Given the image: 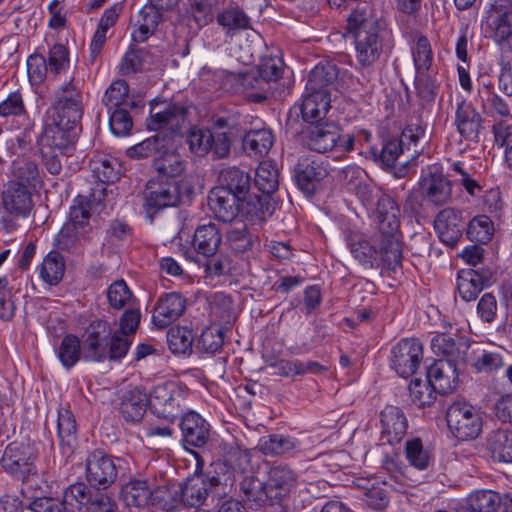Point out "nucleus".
<instances>
[{"mask_svg": "<svg viewBox=\"0 0 512 512\" xmlns=\"http://www.w3.org/2000/svg\"><path fill=\"white\" fill-rule=\"evenodd\" d=\"M371 158L376 163H380L383 168L391 169L395 166L399 156L403 153L402 142L398 138H390L383 143L379 152L377 148H371L369 151Z\"/></svg>", "mask_w": 512, "mask_h": 512, "instance_id": "nucleus-60", "label": "nucleus"}, {"mask_svg": "<svg viewBox=\"0 0 512 512\" xmlns=\"http://www.w3.org/2000/svg\"><path fill=\"white\" fill-rule=\"evenodd\" d=\"M438 392L431 387L428 379L423 381L419 378L411 380L409 384V395L411 402L417 407L430 406L436 400Z\"/></svg>", "mask_w": 512, "mask_h": 512, "instance_id": "nucleus-64", "label": "nucleus"}, {"mask_svg": "<svg viewBox=\"0 0 512 512\" xmlns=\"http://www.w3.org/2000/svg\"><path fill=\"white\" fill-rule=\"evenodd\" d=\"M341 127L334 121H322L309 125L304 131V141L307 147L317 153H327L334 150L341 139Z\"/></svg>", "mask_w": 512, "mask_h": 512, "instance_id": "nucleus-17", "label": "nucleus"}, {"mask_svg": "<svg viewBox=\"0 0 512 512\" xmlns=\"http://www.w3.org/2000/svg\"><path fill=\"white\" fill-rule=\"evenodd\" d=\"M151 484L147 480H131L121 490L123 502L128 507L142 508L151 502Z\"/></svg>", "mask_w": 512, "mask_h": 512, "instance_id": "nucleus-47", "label": "nucleus"}, {"mask_svg": "<svg viewBox=\"0 0 512 512\" xmlns=\"http://www.w3.org/2000/svg\"><path fill=\"white\" fill-rule=\"evenodd\" d=\"M487 449L494 461L512 463V432L505 429L492 431L487 436Z\"/></svg>", "mask_w": 512, "mask_h": 512, "instance_id": "nucleus-43", "label": "nucleus"}, {"mask_svg": "<svg viewBox=\"0 0 512 512\" xmlns=\"http://www.w3.org/2000/svg\"><path fill=\"white\" fill-rule=\"evenodd\" d=\"M166 148L161 149L153 159V167L160 179H169L179 176L185 169V163L180 154L174 151L173 139L170 136Z\"/></svg>", "mask_w": 512, "mask_h": 512, "instance_id": "nucleus-33", "label": "nucleus"}, {"mask_svg": "<svg viewBox=\"0 0 512 512\" xmlns=\"http://www.w3.org/2000/svg\"><path fill=\"white\" fill-rule=\"evenodd\" d=\"M496 281L494 271L489 267L462 269L457 274L456 288L465 302L476 300L479 293Z\"/></svg>", "mask_w": 512, "mask_h": 512, "instance_id": "nucleus-15", "label": "nucleus"}, {"mask_svg": "<svg viewBox=\"0 0 512 512\" xmlns=\"http://www.w3.org/2000/svg\"><path fill=\"white\" fill-rule=\"evenodd\" d=\"M283 73V62L279 58L265 57L257 69L256 75H247L243 80L246 88L255 89L259 92L252 97L257 102L266 100L272 94V84L281 79Z\"/></svg>", "mask_w": 512, "mask_h": 512, "instance_id": "nucleus-12", "label": "nucleus"}, {"mask_svg": "<svg viewBox=\"0 0 512 512\" xmlns=\"http://www.w3.org/2000/svg\"><path fill=\"white\" fill-rule=\"evenodd\" d=\"M186 396V390L179 383L165 381L150 392V408L157 417L173 421L182 413Z\"/></svg>", "mask_w": 512, "mask_h": 512, "instance_id": "nucleus-6", "label": "nucleus"}, {"mask_svg": "<svg viewBox=\"0 0 512 512\" xmlns=\"http://www.w3.org/2000/svg\"><path fill=\"white\" fill-rule=\"evenodd\" d=\"M483 119L470 102L457 104L455 125L458 133L466 140H477L482 129Z\"/></svg>", "mask_w": 512, "mask_h": 512, "instance_id": "nucleus-32", "label": "nucleus"}, {"mask_svg": "<svg viewBox=\"0 0 512 512\" xmlns=\"http://www.w3.org/2000/svg\"><path fill=\"white\" fill-rule=\"evenodd\" d=\"M226 239L230 248L236 253H245L252 249L258 237L245 224L232 226L227 230Z\"/></svg>", "mask_w": 512, "mask_h": 512, "instance_id": "nucleus-61", "label": "nucleus"}, {"mask_svg": "<svg viewBox=\"0 0 512 512\" xmlns=\"http://www.w3.org/2000/svg\"><path fill=\"white\" fill-rule=\"evenodd\" d=\"M170 135L158 133L144 141L130 147L127 155L130 158L141 159L149 156H157L161 149L166 148Z\"/></svg>", "mask_w": 512, "mask_h": 512, "instance_id": "nucleus-57", "label": "nucleus"}, {"mask_svg": "<svg viewBox=\"0 0 512 512\" xmlns=\"http://www.w3.org/2000/svg\"><path fill=\"white\" fill-rule=\"evenodd\" d=\"M434 228L441 242L456 246L462 237V212L451 207L442 209L435 217Z\"/></svg>", "mask_w": 512, "mask_h": 512, "instance_id": "nucleus-23", "label": "nucleus"}, {"mask_svg": "<svg viewBox=\"0 0 512 512\" xmlns=\"http://www.w3.org/2000/svg\"><path fill=\"white\" fill-rule=\"evenodd\" d=\"M98 204L90 202V196L87 200L84 197H77L75 204L70 208L69 220L66 223L74 224L75 228L80 230L79 233L88 235L92 230L89 222L91 217L90 208Z\"/></svg>", "mask_w": 512, "mask_h": 512, "instance_id": "nucleus-59", "label": "nucleus"}, {"mask_svg": "<svg viewBox=\"0 0 512 512\" xmlns=\"http://www.w3.org/2000/svg\"><path fill=\"white\" fill-rule=\"evenodd\" d=\"M36 458L37 451L32 444L14 441L6 446L0 464L7 473L24 482L36 474Z\"/></svg>", "mask_w": 512, "mask_h": 512, "instance_id": "nucleus-8", "label": "nucleus"}, {"mask_svg": "<svg viewBox=\"0 0 512 512\" xmlns=\"http://www.w3.org/2000/svg\"><path fill=\"white\" fill-rule=\"evenodd\" d=\"M255 186L269 197L279 186L278 169L272 162H261L255 172Z\"/></svg>", "mask_w": 512, "mask_h": 512, "instance_id": "nucleus-56", "label": "nucleus"}, {"mask_svg": "<svg viewBox=\"0 0 512 512\" xmlns=\"http://www.w3.org/2000/svg\"><path fill=\"white\" fill-rule=\"evenodd\" d=\"M423 360V345L417 338H403L392 346L390 367L400 377L413 376Z\"/></svg>", "mask_w": 512, "mask_h": 512, "instance_id": "nucleus-11", "label": "nucleus"}, {"mask_svg": "<svg viewBox=\"0 0 512 512\" xmlns=\"http://www.w3.org/2000/svg\"><path fill=\"white\" fill-rule=\"evenodd\" d=\"M270 198L266 195L247 194L245 200L241 201L240 211L246 220L252 223H260L266 219L270 212Z\"/></svg>", "mask_w": 512, "mask_h": 512, "instance_id": "nucleus-50", "label": "nucleus"}, {"mask_svg": "<svg viewBox=\"0 0 512 512\" xmlns=\"http://www.w3.org/2000/svg\"><path fill=\"white\" fill-rule=\"evenodd\" d=\"M151 484V505L159 506L165 511L174 512L179 503V486L170 484L167 480L162 479L160 483L155 480Z\"/></svg>", "mask_w": 512, "mask_h": 512, "instance_id": "nucleus-42", "label": "nucleus"}, {"mask_svg": "<svg viewBox=\"0 0 512 512\" xmlns=\"http://www.w3.org/2000/svg\"><path fill=\"white\" fill-rule=\"evenodd\" d=\"M405 457L408 463L418 470L427 469L433 462L431 451L424 447L422 440L418 437L406 441Z\"/></svg>", "mask_w": 512, "mask_h": 512, "instance_id": "nucleus-55", "label": "nucleus"}, {"mask_svg": "<svg viewBox=\"0 0 512 512\" xmlns=\"http://www.w3.org/2000/svg\"><path fill=\"white\" fill-rule=\"evenodd\" d=\"M90 168L94 177L100 182L90 194V202L101 203L105 196L103 184L114 183L122 175L120 161L107 154H96L90 160Z\"/></svg>", "mask_w": 512, "mask_h": 512, "instance_id": "nucleus-14", "label": "nucleus"}, {"mask_svg": "<svg viewBox=\"0 0 512 512\" xmlns=\"http://www.w3.org/2000/svg\"><path fill=\"white\" fill-rule=\"evenodd\" d=\"M471 345L466 339L441 333L431 339V349L436 355L447 356L446 360H454L456 363H469V350Z\"/></svg>", "mask_w": 512, "mask_h": 512, "instance_id": "nucleus-27", "label": "nucleus"}, {"mask_svg": "<svg viewBox=\"0 0 512 512\" xmlns=\"http://www.w3.org/2000/svg\"><path fill=\"white\" fill-rule=\"evenodd\" d=\"M222 242V234L214 223L200 225L196 228L192 247L194 251L202 256H212L218 252Z\"/></svg>", "mask_w": 512, "mask_h": 512, "instance_id": "nucleus-37", "label": "nucleus"}, {"mask_svg": "<svg viewBox=\"0 0 512 512\" xmlns=\"http://www.w3.org/2000/svg\"><path fill=\"white\" fill-rule=\"evenodd\" d=\"M186 299L178 292L162 294L153 308L152 323L160 329L166 328L184 313Z\"/></svg>", "mask_w": 512, "mask_h": 512, "instance_id": "nucleus-21", "label": "nucleus"}, {"mask_svg": "<svg viewBox=\"0 0 512 512\" xmlns=\"http://www.w3.org/2000/svg\"><path fill=\"white\" fill-rule=\"evenodd\" d=\"M399 213L400 210L395 200L389 195H381L377 201L379 231H398Z\"/></svg>", "mask_w": 512, "mask_h": 512, "instance_id": "nucleus-48", "label": "nucleus"}, {"mask_svg": "<svg viewBox=\"0 0 512 512\" xmlns=\"http://www.w3.org/2000/svg\"><path fill=\"white\" fill-rule=\"evenodd\" d=\"M216 21L226 35H234L236 32L251 28L250 18L239 7L224 9L216 16Z\"/></svg>", "mask_w": 512, "mask_h": 512, "instance_id": "nucleus-51", "label": "nucleus"}, {"mask_svg": "<svg viewBox=\"0 0 512 512\" xmlns=\"http://www.w3.org/2000/svg\"><path fill=\"white\" fill-rule=\"evenodd\" d=\"M266 484L271 499H282L295 489L297 474L287 465H275L268 471Z\"/></svg>", "mask_w": 512, "mask_h": 512, "instance_id": "nucleus-30", "label": "nucleus"}, {"mask_svg": "<svg viewBox=\"0 0 512 512\" xmlns=\"http://www.w3.org/2000/svg\"><path fill=\"white\" fill-rule=\"evenodd\" d=\"M347 32L354 38L356 60L364 68L374 65L394 47L393 34L386 20L377 16L368 4L351 11L347 18Z\"/></svg>", "mask_w": 512, "mask_h": 512, "instance_id": "nucleus-1", "label": "nucleus"}, {"mask_svg": "<svg viewBox=\"0 0 512 512\" xmlns=\"http://www.w3.org/2000/svg\"><path fill=\"white\" fill-rule=\"evenodd\" d=\"M243 200L223 187H214L209 193L208 205L216 219L228 223L238 216Z\"/></svg>", "mask_w": 512, "mask_h": 512, "instance_id": "nucleus-25", "label": "nucleus"}, {"mask_svg": "<svg viewBox=\"0 0 512 512\" xmlns=\"http://www.w3.org/2000/svg\"><path fill=\"white\" fill-rule=\"evenodd\" d=\"M452 181L437 168L429 170L419 180V190L425 202L444 206L452 201Z\"/></svg>", "mask_w": 512, "mask_h": 512, "instance_id": "nucleus-16", "label": "nucleus"}, {"mask_svg": "<svg viewBox=\"0 0 512 512\" xmlns=\"http://www.w3.org/2000/svg\"><path fill=\"white\" fill-rule=\"evenodd\" d=\"M102 103L108 111L118 108H132L134 102L129 97V85L125 80L118 79L112 82L106 89Z\"/></svg>", "mask_w": 512, "mask_h": 512, "instance_id": "nucleus-52", "label": "nucleus"}, {"mask_svg": "<svg viewBox=\"0 0 512 512\" xmlns=\"http://www.w3.org/2000/svg\"><path fill=\"white\" fill-rule=\"evenodd\" d=\"M119 458H113L101 449L90 452L85 460V478L97 490H105L116 480Z\"/></svg>", "mask_w": 512, "mask_h": 512, "instance_id": "nucleus-10", "label": "nucleus"}, {"mask_svg": "<svg viewBox=\"0 0 512 512\" xmlns=\"http://www.w3.org/2000/svg\"><path fill=\"white\" fill-rule=\"evenodd\" d=\"M187 109L180 104L153 100L150 103V116L147 120L149 130L157 131L168 127L175 131L185 121Z\"/></svg>", "mask_w": 512, "mask_h": 512, "instance_id": "nucleus-18", "label": "nucleus"}, {"mask_svg": "<svg viewBox=\"0 0 512 512\" xmlns=\"http://www.w3.org/2000/svg\"><path fill=\"white\" fill-rule=\"evenodd\" d=\"M48 114V122L38 138L39 149L54 150L59 153H69L73 150L81 130L80 123L72 124L56 120V115Z\"/></svg>", "mask_w": 512, "mask_h": 512, "instance_id": "nucleus-7", "label": "nucleus"}, {"mask_svg": "<svg viewBox=\"0 0 512 512\" xmlns=\"http://www.w3.org/2000/svg\"><path fill=\"white\" fill-rule=\"evenodd\" d=\"M219 185L230 193L245 199L251 186V177L238 167H226L219 172Z\"/></svg>", "mask_w": 512, "mask_h": 512, "instance_id": "nucleus-41", "label": "nucleus"}, {"mask_svg": "<svg viewBox=\"0 0 512 512\" xmlns=\"http://www.w3.org/2000/svg\"><path fill=\"white\" fill-rule=\"evenodd\" d=\"M179 426L185 448L187 446L202 448L210 440V424L194 411L184 414Z\"/></svg>", "mask_w": 512, "mask_h": 512, "instance_id": "nucleus-22", "label": "nucleus"}, {"mask_svg": "<svg viewBox=\"0 0 512 512\" xmlns=\"http://www.w3.org/2000/svg\"><path fill=\"white\" fill-rule=\"evenodd\" d=\"M446 421L450 432L461 441L476 439L483 427L481 412L471 404L461 401L448 407Z\"/></svg>", "mask_w": 512, "mask_h": 512, "instance_id": "nucleus-5", "label": "nucleus"}, {"mask_svg": "<svg viewBox=\"0 0 512 512\" xmlns=\"http://www.w3.org/2000/svg\"><path fill=\"white\" fill-rule=\"evenodd\" d=\"M33 191L32 189L8 181L6 189L1 195L3 208L14 216L28 215L33 207Z\"/></svg>", "mask_w": 512, "mask_h": 512, "instance_id": "nucleus-29", "label": "nucleus"}, {"mask_svg": "<svg viewBox=\"0 0 512 512\" xmlns=\"http://www.w3.org/2000/svg\"><path fill=\"white\" fill-rule=\"evenodd\" d=\"M274 143V135L268 128L248 131L243 138V148L249 155L264 156Z\"/></svg>", "mask_w": 512, "mask_h": 512, "instance_id": "nucleus-49", "label": "nucleus"}, {"mask_svg": "<svg viewBox=\"0 0 512 512\" xmlns=\"http://www.w3.org/2000/svg\"><path fill=\"white\" fill-rule=\"evenodd\" d=\"M338 68L336 64L326 61L318 63L309 73L305 88L307 91L322 93L331 98L336 90Z\"/></svg>", "mask_w": 512, "mask_h": 512, "instance_id": "nucleus-28", "label": "nucleus"}, {"mask_svg": "<svg viewBox=\"0 0 512 512\" xmlns=\"http://www.w3.org/2000/svg\"><path fill=\"white\" fill-rule=\"evenodd\" d=\"M507 499L493 490H476L466 498L458 512H495L502 504L506 505Z\"/></svg>", "mask_w": 512, "mask_h": 512, "instance_id": "nucleus-34", "label": "nucleus"}, {"mask_svg": "<svg viewBox=\"0 0 512 512\" xmlns=\"http://www.w3.org/2000/svg\"><path fill=\"white\" fill-rule=\"evenodd\" d=\"M380 440L394 446L402 441L407 433L408 420L401 408L387 405L380 412Z\"/></svg>", "mask_w": 512, "mask_h": 512, "instance_id": "nucleus-20", "label": "nucleus"}, {"mask_svg": "<svg viewBox=\"0 0 512 512\" xmlns=\"http://www.w3.org/2000/svg\"><path fill=\"white\" fill-rule=\"evenodd\" d=\"M212 467L213 470L196 474L179 486V502L196 508L203 505L209 496L221 499L232 493L236 482L234 469L224 462Z\"/></svg>", "mask_w": 512, "mask_h": 512, "instance_id": "nucleus-2", "label": "nucleus"}, {"mask_svg": "<svg viewBox=\"0 0 512 512\" xmlns=\"http://www.w3.org/2000/svg\"><path fill=\"white\" fill-rule=\"evenodd\" d=\"M185 14L202 29L213 22L218 0H185Z\"/></svg>", "mask_w": 512, "mask_h": 512, "instance_id": "nucleus-46", "label": "nucleus"}, {"mask_svg": "<svg viewBox=\"0 0 512 512\" xmlns=\"http://www.w3.org/2000/svg\"><path fill=\"white\" fill-rule=\"evenodd\" d=\"M378 267L395 270L402 264V245L398 231H379Z\"/></svg>", "mask_w": 512, "mask_h": 512, "instance_id": "nucleus-31", "label": "nucleus"}, {"mask_svg": "<svg viewBox=\"0 0 512 512\" xmlns=\"http://www.w3.org/2000/svg\"><path fill=\"white\" fill-rule=\"evenodd\" d=\"M40 279L50 287L57 286L63 279L66 264L58 251L49 252L38 267Z\"/></svg>", "mask_w": 512, "mask_h": 512, "instance_id": "nucleus-44", "label": "nucleus"}, {"mask_svg": "<svg viewBox=\"0 0 512 512\" xmlns=\"http://www.w3.org/2000/svg\"><path fill=\"white\" fill-rule=\"evenodd\" d=\"M57 435L63 454L72 455L77 445V424L69 409L58 410Z\"/></svg>", "mask_w": 512, "mask_h": 512, "instance_id": "nucleus-40", "label": "nucleus"}, {"mask_svg": "<svg viewBox=\"0 0 512 512\" xmlns=\"http://www.w3.org/2000/svg\"><path fill=\"white\" fill-rule=\"evenodd\" d=\"M350 251L355 259L369 268H378V249L368 240L355 238L350 242Z\"/></svg>", "mask_w": 512, "mask_h": 512, "instance_id": "nucleus-63", "label": "nucleus"}, {"mask_svg": "<svg viewBox=\"0 0 512 512\" xmlns=\"http://www.w3.org/2000/svg\"><path fill=\"white\" fill-rule=\"evenodd\" d=\"M301 443L294 437L284 434H270L260 438L258 449L266 456L292 455L300 451Z\"/></svg>", "mask_w": 512, "mask_h": 512, "instance_id": "nucleus-39", "label": "nucleus"}, {"mask_svg": "<svg viewBox=\"0 0 512 512\" xmlns=\"http://www.w3.org/2000/svg\"><path fill=\"white\" fill-rule=\"evenodd\" d=\"M95 494L91 486H87L83 482H76L69 485L63 493L64 506H70L73 510H81L91 505L94 501Z\"/></svg>", "mask_w": 512, "mask_h": 512, "instance_id": "nucleus-54", "label": "nucleus"}, {"mask_svg": "<svg viewBox=\"0 0 512 512\" xmlns=\"http://www.w3.org/2000/svg\"><path fill=\"white\" fill-rule=\"evenodd\" d=\"M512 1L497 0L487 17L486 31L496 42H503L512 35Z\"/></svg>", "mask_w": 512, "mask_h": 512, "instance_id": "nucleus-24", "label": "nucleus"}, {"mask_svg": "<svg viewBox=\"0 0 512 512\" xmlns=\"http://www.w3.org/2000/svg\"><path fill=\"white\" fill-rule=\"evenodd\" d=\"M9 182L35 190L42 182L38 164L28 157L14 159L11 163V179Z\"/></svg>", "mask_w": 512, "mask_h": 512, "instance_id": "nucleus-38", "label": "nucleus"}, {"mask_svg": "<svg viewBox=\"0 0 512 512\" xmlns=\"http://www.w3.org/2000/svg\"><path fill=\"white\" fill-rule=\"evenodd\" d=\"M328 175L326 165L314 157L300 158L294 168V179L300 190L307 196L316 192L317 184Z\"/></svg>", "mask_w": 512, "mask_h": 512, "instance_id": "nucleus-19", "label": "nucleus"}, {"mask_svg": "<svg viewBox=\"0 0 512 512\" xmlns=\"http://www.w3.org/2000/svg\"><path fill=\"white\" fill-rule=\"evenodd\" d=\"M83 350L80 339L74 334H67L57 350V356L66 369H71L80 360Z\"/></svg>", "mask_w": 512, "mask_h": 512, "instance_id": "nucleus-58", "label": "nucleus"}, {"mask_svg": "<svg viewBox=\"0 0 512 512\" xmlns=\"http://www.w3.org/2000/svg\"><path fill=\"white\" fill-rule=\"evenodd\" d=\"M266 481L263 482L255 476H246L240 482L242 499L251 509H257L267 503L271 496L266 489Z\"/></svg>", "mask_w": 512, "mask_h": 512, "instance_id": "nucleus-45", "label": "nucleus"}, {"mask_svg": "<svg viewBox=\"0 0 512 512\" xmlns=\"http://www.w3.org/2000/svg\"><path fill=\"white\" fill-rule=\"evenodd\" d=\"M144 208L152 215L180 202V190L176 181L154 178L147 182L144 190Z\"/></svg>", "mask_w": 512, "mask_h": 512, "instance_id": "nucleus-13", "label": "nucleus"}, {"mask_svg": "<svg viewBox=\"0 0 512 512\" xmlns=\"http://www.w3.org/2000/svg\"><path fill=\"white\" fill-rule=\"evenodd\" d=\"M47 113L56 115V120L79 124L83 115V96L79 82L71 78L55 93V100Z\"/></svg>", "mask_w": 512, "mask_h": 512, "instance_id": "nucleus-9", "label": "nucleus"}, {"mask_svg": "<svg viewBox=\"0 0 512 512\" xmlns=\"http://www.w3.org/2000/svg\"><path fill=\"white\" fill-rule=\"evenodd\" d=\"M131 346L128 336L115 331L112 333L107 321L92 322L83 341L84 358L95 362L120 361Z\"/></svg>", "mask_w": 512, "mask_h": 512, "instance_id": "nucleus-3", "label": "nucleus"}, {"mask_svg": "<svg viewBox=\"0 0 512 512\" xmlns=\"http://www.w3.org/2000/svg\"><path fill=\"white\" fill-rule=\"evenodd\" d=\"M150 405L149 396L145 391L136 387L126 391L120 403V413L127 422H138L146 413Z\"/></svg>", "mask_w": 512, "mask_h": 512, "instance_id": "nucleus-36", "label": "nucleus"}, {"mask_svg": "<svg viewBox=\"0 0 512 512\" xmlns=\"http://www.w3.org/2000/svg\"><path fill=\"white\" fill-rule=\"evenodd\" d=\"M167 344L175 355H190L193 350V330L184 326L171 327L167 332Z\"/></svg>", "mask_w": 512, "mask_h": 512, "instance_id": "nucleus-53", "label": "nucleus"}, {"mask_svg": "<svg viewBox=\"0 0 512 512\" xmlns=\"http://www.w3.org/2000/svg\"><path fill=\"white\" fill-rule=\"evenodd\" d=\"M331 98L312 91L305 92L300 103H296L289 111L286 120V131L293 136L303 132L302 124L299 122V113L305 123L313 125L322 122L331 108Z\"/></svg>", "mask_w": 512, "mask_h": 512, "instance_id": "nucleus-4", "label": "nucleus"}, {"mask_svg": "<svg viewBox=\"0 0 512 512\" xmlns=\"http://www.w3.org/2000/svg\"><path fill=\"white\" fill-rule=\"evenodd\" d=\"M426 378L438 394L451 393L458 384L457 363L454 360H436L427 369Z\"/></svg>", "mask_w": 512, "mask_h": 512, "instance_id": "nucleus-26", "label": "nucleus"}, {"mask_svg": "<svg viewBox=\"0 0 512 512\" xmlns=\"http://www.w3.org/2000/svg\"><path fill=\"white\" fill-rule=\"evenodd\" d=\"M162 11L149 0L138 12L135 22V29L132 32V38L135 42H144L154 34L158 24L162 19Z\"/></svg>", "mask_w": 512, "mask_h": 512, "instance_id": "nucleus-35", "label": "nucleus"}, {"mask_svg": "<svg viewBox=\"0 0 512 512\" xmlns=\"http://www.w3.org/2000/svg\"><path fill=\"white\" fill-rule=\"evenodd\" d=\"M415 73L434 70L432 67L433 52L428 38L424 35L417 37L411 46Z\"/></svg>", "mask_w": 512, "mask_h": 512, "instance_id": "nucleus-62", "label": "nucleus"}]
</instances>
